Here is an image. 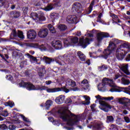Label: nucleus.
<instances>
[{"instance_id": "f257e3e1", "label": "nucleus", "mask_w": 130, "mask_h": 130, "mask_svg": "<svg viewBox=\"0 0 130 130\" xmlns=\"http://www.w3.org/2000/svg\"><path fill=\"white\" fill-rule=\"evenodd\" d=\"M58 113L60 114V118L63 121L67 122L68 125L70 126H73L79 122L78 116L72 113L71 111H69L68 112L66 111L62 112L58 111Z\"/></svg>"}, {"instance_id": "f03ea898", "label": "nucleus", "mask_w": 130, "mask_h": 130, "mask_svg": "<svg viewBox=\"0 0 130 130\" xmlns=\"http://www.w3.org/2000/svg\"><path fill=\"white\" fill-rule=\"evenodd\" d=\"M130 50V45L123 43L121 44L120 47L117 48L116 50V58L117 59H123L126 53Z\"/></svg>"}, {"instance_id": "7ed1b4c3", "label": "nucleus", "mask_w": 130, "mask_h": 130, "mask_svg": "<svg viewBox=\"0 0 130 130\" xmlns=\"http://www.w3.org/2000/svg\"><path fill=\"white\" fill-rule=\"evenodd\" d=\"M19 85L20 87L26 88L27 90H28V91H38V90H40V91H43V90H45V86H44L40 87L39 85H36L35 86V85H33V84L31 83L30 82H25L23 80H22L20 83H19Z\"/></svg>"}, {"instance_id": "20e7f679", "label": "nucleus", "mask_w": 130, "mask_h": 130, "mask_svg": "<svg viewBox=\"0 0 130 130\" xmlns=\"http://www.w3.org/2000/svg\"><path fill=\"white\" fill-rule=\"evenodd\" d=\"M74 61V56L66 54L63 56H59L56 62L60 66H64L67 63H72Z\"/></svg>"}, {"instance_id": "39448f33", "label": "nucleus", "mask_w": 130, "mask_h": 130, "mask_svg": "<svg viewBox=\"0 0 130 130\" xmlns=\"http://www.w3.org/2000/svg\"><path fill=\"white\" fill-rule=\"evenodd\" d=\"M115 47H116V45L113 43L112 41H110L107 48L105 49L103 52L104 55H102V57H104L105 59H107L108 56L112 53V51L115 50Z\"/></svg>"}, {"instance_id": "423d86ee", "label": "nucleus", "mask_w": 130, "mask_h": 130, "mask_svg": "<svg viewBox=\"0 0 130 130\" xmlns=\"http://www.w3.org/2000/svg\"><path fill=\"white\" fill-rule=\"evenodd\" d=\"M30 17L32 18L35 21H37V22H43V21L46 20V18L44 16V13L42 12L39 13V14L36 12H31Z\"/></svg>"}, {"instance_id": "0eeeda50", "label": "nucleus", "mask_w": 130, "mask_h": 130, "mask_svg": "<svg viewBox=\"0 0 130 130\" xmlns=\"http://www.w3.org/2000/svg\"><path fill=\"white\" fill-rule=\"evenodd\" d=\"M82 10L83 6L79 2L75 3L72 6V11L75 14H80V13H82Z\"/></svg>"}, {"instance_id": "6e6552de", "label": "nucleus", "mask_w": 130, "mask_h": 130, "mask_svg": "<svg viewBox=\"0 0 130 130\" xmlns=\"http://www.w3.org/2000/svg\"><path fill=\"white\" fill-rule=\"evenodd\" d=\"M90 41H93V39H89L88 38L84 39H81L79 40V43L78 44L79 46L82 47V48H86L89 44H90Z\"/></svg>"}, {"instance_id": "1a4fd4ad", "label": "nucleus", "mask_w": 130, "mask_h": 130, "mask_svg": "<svg viewBox=\"0 0 130 130\" xmlns=\"http://www.w3.org/2000/svg\"><path fill=\"white\" fill-rule=\"evenodd\" d=\"M79 42V38L77 37H75L73 38H68L63 41L64 45H73V44H77Z\"/></svg>"}, {"instance_id": "9d476101", "label": "nucleus", "mask_w": 130, "mask_h": 130, "mask_svg": "<svg viewBox=\"0 0 130 130\" xmlns=\"http://www.w3.org/2000/svg\"><path fill=\"white\" fill-rule=\"evenodd\" d=\"M100 104L102 106L101 108V110H103L105 112H108L109 111V109H111V108H112L111 105L107 104L105 101H100Z\"/></svg>"}, {"instance_id": "9b49d317", "label": "nucleus", "mask_w": 130, "mask_h": 130, "mask_svg": "<svg viewBox=\"0 0 130 130\" xmlns=\"http://www.w3.org/2000/svg\"><path fill=\"white\" fill-rule=\"evenodd\" d=\"M110 37V35L108 32H102L98 33L96 35L98 42H101L104 38H108Z\"/></svg>"}, {"instance_id": "f8f14e48", "label": "nucleus", "mask_w": 130, "mask_h": 130, "mask_svg": "<svg viewBox=\"0 0 130 130\" xmlns=\"http://www.w3.org/2000/svg\"><path fill=\"white\" fill-rule=\"evenodd\" d=\"M37 37V33L34 29H30L27 32V39L30 40H34Z\"/></svg>"}, {"instance_id": "ddd939ff", "label": "nucleus", "mask_w": 130, "mask_h": 130, "mask_svg": "<svg viewBox=\"0 0 130 130\" xmlns=\"http://www.w3.org/2000/svg\"><path fill=\"white\" fill-rule=\"evenodd\" d=\"M78 18L75 15H69L67 16L66 21L69 24H77Z\"/></svg>"}, {"instance_id": "4468645a", "label": "nucleus", "mask_w": 130, "mask_h": 130, "mask_svg": "<svg viewBox=\"0 0 130 130\" xmlns=\"http://www.w3.org/2000/svg\"><path fill=\"white\" fill-rule=\"evenodd\" d=\"M38 35L40 38H45L48 35V29L46 28L40 29Z\"/></svg>"}, {"instance_id": "2eb2a0df", "label": "nucleus", "mask_w": 130, "mask_h": 130, "mask_svg": "<svg viewBox=\"0 0 130 130\" xmlns=\"http://www.w3.org/2000/svg\"><path fill=\"white\" fill-rule=\"evenodd\" d=\"M52 46L55 49H61L62 48V43L59 40L53 41L52 42Z\"/></svg>"}, {"instance_id": "dca6fc26", "label": "nucleus", "mask_w": 130, "mask_h": 130, "mask_svg": "<svg viewBox=\"0 0 130 130\" xmlns=\"http://www.w3.org/2000/svg\"><path fill=\"white\" fill-rule=\"evenodd\" d=\"M110 82H113V80L107 78H104L102 80L103 87L99 88V90L103 91V88H104L106 85H109V84H110Z\"/></svg>"}, {"instance_id": "f3484780", "label": "nucleus", "mask_w": 130, "mask_h": 130, "mask_svg": "<svg viewBox=\"0 0 130 130\" xmlns=\"http://www.w3.org/2000/svg\"><path fill=\"white\" fill-rule=\"evenodd\" d=\"M53 102L51 100H47L46 103H42L40 105L41 107H45L46 110H49V108H50V106L52 105Z\"/></svg>"}, {"instance_id": "a211bd4d", "label": "nucleus", "mask_w": 130, "mask_h": 130, "mask_svg": "<svg viewBox=\"0 0 130 130\" xmlns=\"http://www.w3.org/2000/svg\"><path fill=\"white\" fill-rule=\"evenodd\" d=\"M10 18L12 19H18L20 17V12L18 11H12L10 12Z\"/></svg>"}, {"instance_id": "6ab92c4d", "label": "nucleus", "mask_w": 130, "mask_h": 130, "mask_svg": "<svg viewBox=\"0 0 130 130\" xmlns=\"http://www.w3.org/2000/svg\"><path fill=\"white\" fill-rule=\"evenodd\" d=\"M45 89L48 93H55L56 92H60V91H61V88L60 87L48 88V87L45 86Z\"/></svg>"}, {"instance_id": "aec40b11", "label": "nucleus", "mask_w": 130, "mask_h": 130, "mask_svg": "<svg viewBox=\"0 0 130 130\" xmlns=\"http://www.w3.org/2000/svg\"><path fill=\"white\" fill-rule=\"evenodd\" d=\"M65 99H66V96L63 95H61L57 97L55 99V101L56 103H57V104L60 105V104H62V103H64Z\"/></svg>"}, {"instance_id": "412c9836", "label": "nucleus", "mask_w": 130, "mask_h": 130, "mask_svg": "<svg viewBox=\"0 0 130 130\" xmlns=\"http://www.w3.org/2000/svg\"><path fill=\"white\" fill-rule=\"evenodd\" d=\"M127 99L125 98H122L119 99L118 100V102L120 104H122L124 106H128V102H127Z\"/></svg>"}, {"instance_id": "4be33fe9", "label": "nucleus", "mask_w": 130, "mask_h": 130, "mask_svg": "<svg viewBox=\"0 0 130 130\" xmlns=\"http://www.w3.org/2000/svg\"><path fill=\"white\" fill-rule=\"evenodd\" d=\"M43 60L46 64H50L51 63H52V62H54V58H49L46 56H44Z\"/></svg>"}, {"instance_id": "5701e85b", "label": "nucleus", "mask_w": 130, "mask_h": 130, "mask_svg": "<svg viewBox=\"0 0 130 130\" xmlns=\"http://www.w3.org/2000/svg\"><path fill=\"white\" fill-rule=\"evenodd\" d=\"M40 72L38 73V75L41 78H43L44 76V75L46 74V70H45V67H43L42 68H39Z\"/></svg>"}, {"instance_id": "b1692460", "label": "nucleus", "mask_w": 130, "mask_h": 130, "mask_svg": "<svg viewBox=\"0 0 130 130\" xmlns=\"http://www.w3.org/2000/svg\"><path fill=\"white\" fill-rule=\"evenodd\" d=\"M77 55L81 61H85L86 60V56L82 52H77Z\"/></svg>"}, {"instance_id": "393cba45", "label": "nucleus", "mask_w": 130, "mask_h": 130, "mask_svg": "<svg viewBox=\"0 0 130 130\" xmlns=\"http://www.w3.org/2000/svg\"><path fill=\"white\" fill-rule=\"evenodd\" d=\"M89 127L90 128H91V127H92L93 130H99L101 129V126L100 124L98 123H93V124L91 125Z\"/></svg>"}, {"instance_id": "a878e982", "label": "nucleus", "mask_w": 130, "mask_h": 130, "mask_svg": "<svg viewBox=\"0 0 130 130\" xmlns=\"http://www.w3.org/2000/svg\"><path fill=\"white\" fill-rule=\"evenodd\" d=\"M43 9L44 11H45V12H49L50 11L53 10V7H52V5L51 3L48 4L47 6L46 7L43 8Z\"/></svg>"}, {"instance_id": "bb28decb", "label": "nucleus", "mask_w": 130, "mask_h": 130, "mask_svg": "<svg viewBox=\"0 0 130 130\" xmlns=\"http://www.w3.org/2000/svg\"><path fill=\"white\" fill-rule=\"evenodd\" d=\"M53 2L54 3H51V5L53 7V9H55V8H58L60 7V2H59V1H57V0H54Z\"/></svg>"}, {"instance_id": "cd10ccee", "label": "nucleus", "mask_w": 130, "mask_h": 130, "mask_svg": "<svg viewBox=\"0 0 130 130\" xmlns=\"http://www.w3.org/2000/svg\"><path fill=\"white\" fill-rule=\"evenodd\" d=\"M67 84H68V85L71 87H75V86L77 85L76 84V82L71 79H67Z\"/></svg>"}, {"instance_id": "c85d7f7f", "label": "nucleus", "mask_w": 130, "mask_h": 130, "mask_svg": "<svg viewBox=\"0 0 130 130\" xmlns=\"http://www.w3.org/2000/svg\"><path fill=\"white\" fill-rule=\"evenodd\" d=\"M57 28L60 31H66L68 29V27L64 24H60L57 26Z\"/></svg>"}, {"instance_id": "c756f323", "label": "nucleus", "mask_w": 130, "mask_h": 130, "mask_svg": "<svg viewBox=\"0 0 130 130\" xmlns=\"http://www.w3.org/2000/svg\"><path fill=\"white\" fill-rule=\"evenodd\" d=\"M114 118L112 116H107L106 118L107 123H113Z\"/></svg>"}, {"instance_id": "7c9ffc66", "label": "nucleus", "mask_w": 130, "mask_h": 130, "mask_svg": "<svg viewBox=\"0 0 130 130\" xmlns=\"http://www.w3.org/2000/svg\"><path fill=\"white\" fill-rule=\"evenodd\" d=\"M48 28L49 29L50 32H51V33H52L53 34H54V33H56V31L55 30V28L51 24L48 25Z\"/></svg>"}, {"instance_id": "2f4dec72", "label": "nucleus", "mask_w": 130, "mask_h": 130, "mask_svg": "<svg viewBox=\"0 0 130 130\" xmlns=\"http://www.w3.org/2000/svg\"><path fill=\"white\" fill-rule=\"evenodd\" d=\"M59 15L56 13H52L50 14V18L52 20H55V19H58Z\"/></svg>"}, {"instance_id": "473e14b6", "label": "nucleus", "mask_w": 130, "mask_h": 130, "mask_svg": "<svg viewBox=\"0 0 130 130\" xmlns=\"http://www.w3.org/2000/svg\"><path fill=\"white\" fill-rule=\"evenodd\" d=\"M122 72H124V73L125 74V75H126L127 76H129L130 72L128 71V70H127V67H126V66L123 67L122 68Z\"/></svg>"}, {"instance_id": "72a5a7b5", "label": "nucleus", "mask_w": 130, "mask_h": 130, "mask_svg": "<svg viewBox=\"0 0 130 130\" xmlns=\"http://www.w3.org/2000/svg\"><path fill=\"white\" fill-rule=\"evenodd\" d=\"M17 36H18V33H17L16 29H13L10 36L11 39H13L12 37L16 38V37H17Z\"/></svg>"}, {"instance_id": "f704fd0d", "label": "nucleus", "mask_w": 130, "mask_h": 130, "mask_svg": "<svg viewBox=\"0 0 130 130\" xmlns=\"http://www.w3.org/2000/svg\"><path fill=\"white\" fill-rule=\"evenodd\" d=\"M20 54H21V53H20L19 52H17L16 51H14L12 52V56L13 58H19L20 57Z\"/></svg>"}, {"instance_id": "c9c22d12", "label": "nucleus", "mask_w": 130, "mask_h": 130, "mask_svg": "<svg viewBox=\"0 0 130 130\" xmlns=\"http://www.w3.org/2000/svg\"><path fill=\"white\" fill-rule=\"evenodd\" d=\"M121 81L123 85H129L130 84L129 80L126 79L124 77L122 78Z\"/></svg>"}, {"instance_id": "e433bc0d", "label": "nucleus", "mask_w": 130, "mask_h": 130, "mask_svg": "<svg viewBox=\"0 0 130 130\" xmlns=\"http://www.w3.org/2000/svg\"><path fill=\"white\" fill-rule=\"evenodd\" d=\"M98 69L100 70V72H101L102 71H106L108 69V67L106 64H103L102 66H99Z\"/></svg>"}, {"instance_id": "4c0bfd02", "label": "nucleus", "mask_w": 130, "mask_h": 130, "mask_svg": "<svg viewBox=\"0 0 130 130\" xmlns=\"http://www.w3.org/2000/svg\"><path fill=\"white\" fill-rule=\"evenodd\" d=\"M4 105H5V106H9V107H11V108H12L13 107V106H15V103L13 102H6L4 104Z\"/></svg>"}, {"instance_id": "58836bf2", "label": "nucleus", "mask_w": 130, "mask_h": 130, "mask_svg": "<svg viewBox=\"0 0 130 130\" xmlns=\"http://www.w3.org/2000/svg\"><path fill=\"white\" fill-rule=\"evenodd\" d=\"M26 55L30 58V60H32V61H36L37 60V58L34 57L29 53H27Z\"/></svg>"}, {"instance_id": "ea45409f", "label": "nucleus", "mask_w": 130, "mask_h": 130, "mask_svg": "<svg viewBox=\"0 0 130 130\" xmlns=\"http://www.w3.org/2000/svg\"><path fill=\"white\" fill-rule=\"evenodd\" d=\"M112 40L113 41L112 43H114L115 45H116V44H119V43H121V42H122V40H119L118 39L115 38L113 39Z\"/></svg>"}, {"instance_id": "a19ab883", "label": "nucleus", "mask_w": 130, "mask_h": 130, "mask_svg": "<svg viewBox=\"0 0 130 130\" xmlns=\"http://www.w3.org/2000/svg\"><path fill=\"white\" fill-rule=\"evenodd\" d=\"M17 37L20 38V39H24V35H23V32L19 30L17 33Z\"/></svg>"}, {"instance_id": "79ce46f5", "label": "nucleus", "mask_w": 130, "mask_h": 130, "mask_svg": "<svg viewBox=\"0 0 130 130\" xmlns=\"http://www.w3.org/2000/svg\"><path fill=\"white\" fill-rule=\"evenodd\" d=\"M1 115L4 116V117H7V116L9 115V113H8L7 110H5L4 111L1 113Z\"/></svg>"}, {"instance_id": "37998d69", "label": "nucleus", "mask_w": 130, "mask_h": 130, "mask_svg": "<svg viewBox=\"0 0 130 130\" xmlns=\"http://www.w3.org/2000/svg\"><path fill=\"white\" fill-rule=\"evenodd\" d=\"M110 129L111 130H117V125H114V124H112L110 126Z\"/></svg>"}, {"instance_id": "c03bdc74", "label": "nucleus", "mask_w": 130, "mask_h": 130, "mask_svg": "<svg viewBox=\"0 0 130 130\" xmlns=\"http://www.w3.org/2000/svg\"><path fill=\"white\" fill-rule=\"evenodd\" d=\"M0 128L3 130L8 129V126L5 124L0 125Z\"/></svg>"}, {"instance_id": "a18cd8bd", "label": "nucleus", "mask_w": 130, "mask_h": 130, "mask_svg": "<svg viewBox=\"0 0 130 130\" xmlns=\"http://www.w3.org/2000/svg\"><path fill=\"white\" fill-rule=\"evenodd\" d=\"M27 62H26V61L24 60L21 61L20 63V65H19V67L20 68V69H23L24 68V66L25 65V63H26Z\"/></svg>"}, {"instance_id": "49530a36", "label": "nucleus", "mask_w": 130, "mask_h": 130, "mask_svg": "<svg viewBox=\"0 0 130 130\" xmlns=\"http://www.w3.org/2000/svg\"><path fill=\"white\" fill-rule=\"evenodd\" d=\"M64 102L66 103V104H70V103H72V102H73V101H72L71 98H68L66 101H64Z\"/></svg>"}, {"instance_id": "de8ad7c7", "label": "nucleus", "mask_w": 130, "mask_h": 130, "mask_svg": "<svg viewBox=\"0 0 130 130\" xmlns=\"http://www.w3.org/2000/svg\"><path fill=\"white\" fill-rule=\"evenodd\" d=\"M113 99H114L113 96L103 98V100H107L108 101H111V100H113Z\"/></svg>"}, {"instance_id": "09e8293b", "label": "nucleus", "mask_w": 130, "mask_h": 130, "mask_svg": "<svg viewBox=\"0 0 130 130\" xmlns=\"http://www.w3.org/2000/svg\"><path fill=\"white\" fill-rule=\"evenodd\" d=\"M6 78L7 80H9V81H13L14 78L13 77V76H12V75H7L6 77Z\"/></svg>"}, {"instance_id": "8fccbe9b", "label": "nucleus", "mask_w": 130, "mask_h": 130, "mask_svg": "<svg viewBox=\"0 0 130 130\" xmlns=\"http://www.w3.org/2000/svg\"><path fill=\"white\" fill-rule=\"evenodd\" d=\"M110 91L113 92H120V91H119V89L115 88V87L114 88H112L111 89H110Z\"/></svg>"}, {"instance_id": "3c124183", "label": "nucleus", "mask_w": 130, "mask_h": 130, "mask_svg": "<svg viewBox=\"0 0 130 130\" xmlns=\"http://www.w3.org/2000/svg\"><path fill=\"white\" fill-rule=\"evenodd\" d=\"M21 117H22V118L23 119V120H24V121H25L26 122H30V121L28 120L27 118H26V117H25V116H24V115H21Z\"/></svg>"}, {"instance_id": "603ef678", "label": "nucleus", "mask_w": 130, "mask_h": 130, "mask_svg": "<svg viewBox=\"0 0 130 130\" xmlns=\"http://www.w3.org/2000/svg\"><path fill=\"white\" fill-rule=\"evenodd\" d=\"M124 93H126V94H128L129 95H130L129 88L125 87L124 88Z\"/></svg>"}, {"instance_id": "864d4df0", "label": "nucleus", "mask_w": 130, "mask_h": 130, "mask_svg": "<svg viewBox=\"0 0 130 130\" xmlns=\"http://www.w3.org/2000/svg\"><path fill=\"white\" fill-rule=\"evenodd\" d=\"M28 10H29V8H28V7H23L22 8V11L23 13H24V14L27 13V12H28Z\"/></svg>"}, {"instance_id": "5fc2aeb1", "label": "nucleus", "mask_w": 130, "mask_h": 130, "mask_svg": "<svg viewBox=\"0 0 130 130\" xmlns=\"http://www.w3.org/2000/svg\"><path fill=\"white\" fill-rule=\"evenodd\" d=\"M6 5V1L5 0H0V7H3Z\"/></svg>"}, {"instance_id": "6e6d98bb", "label": "nucleus", "mask_w": 130, "mask_h": 130, "mask_svg": "<svg viewBox=\"0 0 130 130\" xmlns=\"http://www.w3.org/2000/svg\"><path fill=\"white\" fill-rule=\"evenodd\" d=\"M124 119L126 123H129L130 119L128 117H124Z\"/></svg>"}, {"instance_id": "4d7b16f0", "label": "nucleus", "mask_w": 130, "mask_h": 130, "mask_svg": "<svg viewBox=\"0 0 130 130\" xmlns=\"http://www.w3.org/2000/svg\"><path fill=\"white\" fill-rule=\"evenodd\" d=\"M9 128L10 130H15L16 129V126L14 125H10L9 126Z\"/></svg>"}, {"instance_id": "13d9d810", "label": "nucleus", "mask_w": 130, "mask_h": 130, "mask_svg": "<svg viewBox=\"0 0 130 130\" xmlns=\"http://www.w3.org/2000/svg\"><path fill=\"white\" fill-rule=\"evenodd\" d=\"M95 107H96V104H93L90 106V108L92 111H95Z\"/></svg>"}, {"instance_id": "bf43d9fd", "label": "nucleus", "mask_w": 130, "mask_h": 130, "mask_svg": "<svg viewBox=\"0 0 130 130\" xmlns=\"http://www.w3.org/2000/svg\"><path fill=\"white\" fill-rule=\"evenodd\" d=\"M92 10H93V7H91L89 6L88 8V11H87V14L89 15V14H91Z\"/></svg>"}, {"instance_id": "052dcab7", "label": "nucleus", "mask_w": 130, "mask_h": 130, "mask_svg": "<svg viewBox=\"0 0 130 130\" xmlns=\"http://www.w3.org/2000/svg\"><path fill=\"white\" fill-rule=\"evenodd\" d=\"M86 100H88V101L86 102L85 103H83L84 105H89L90 104V98L86 99Z\"/></svg>"}, {"instance_id": "680f3d73", "label": "nucleus", "mask_w": 130, "mask_h": 130, "mask_svg": "<svg viewBox=\"0 0 130 130\" xmlns=\"http://www.w3.org/2000/svg\"><path fill=\"white\" fill-rule=\"evenodd\" d=\"M63 91H64V92H65V93H69V92H70V90L68 88H67V87H64L62 88Z\"/></svg>"}, {"instance_id": "e2e57ef3", "label": "nucleus", "mask_w": 130, "mask_h": 130, "mask_svg": "<svg viewBox=\"0 0 130 130\" xmlns=\"http://www.w3.org/2000/svg\"><path fill=\"white\" fill-rule=\"evenodd\" d=\"M95 98H96V99H98L99 100V103H100V101H103V98H101V96L100 95H98V96H95Z\"/></svg>"}, {"instance_id": "0e129e2a", "label": "nucleus", "mask_w": 130, "mask_h": 130, "mask_svg": "<svg viewBox=\"0 0 130 130\" xmlns=\"http://www.w3.org/2000/svg\"><path fill=\"white\" fill-rule=\"evenodd\" d=\"M81 84H83V85H87L88 84V80L87 79H84L81 82Z\"/></svg>"}, {"instance_id": "69168bd1", "label": "nucleus", "mask_w": 130, "mask_h": 130, "mask_svg": "<svg viewBox=\"0 0 130 130\" xmlns=\"http://www.w3.org/2000/svg\"><path fill=\"white\" fill-rule=\"evenodd\" d=\"M121 77V75L120 74H116L115 75L114 80H117L119 78H120Z\"/></svg>"}, {"instance_id": "338daca9", "label": "nucleus", "mask_w": 130, "mask_h": 130, "mask_svg": "<svg viewBox=\"0 0 130 130\" xmlns=\"http://www.w3.org/2000/svg\"><path fill=\"white\" fill-rule=\"evenodd\" d=\"M42 3L40 2H38L37 3H35L34 4V6L35 7H40V6H41Z\"/></svg>"}, {"instance_id": "774afa93", "label": "nucleus", "mask_w": 130, "mask_h": 130, "mask_svg": "<svg viewBox=\"0 0 130 130\" xmlns=\"http://www.w3.org/2000/svg\"><path fill=\"white\" fill-rule=\"evenodd\" d=\"M125 60L126 61H130V54L127 55L126 57L125 58Z\"/></svg>"}]
</instances>
